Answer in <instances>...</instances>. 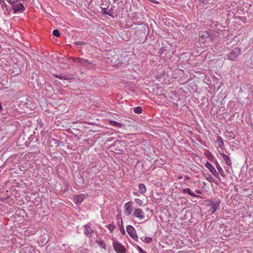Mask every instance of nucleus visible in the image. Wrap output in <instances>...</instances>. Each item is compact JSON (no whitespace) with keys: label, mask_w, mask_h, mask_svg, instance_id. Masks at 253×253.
<instances>
[{"label":"nucleus","mask_w":253,"mask_h":253,"mask_svg":"<svg viewBox=\"0 0 253 253\" xmlns=\"http://www.w3.org/2000/svg\"><path fill=\"white\" fill-rule=\"evenodd\" d=\"M113 246L117 253H126V250L125 248L118 241H114L113 242Z\"/></svg>","instance_id":"obj_1"},{"label":"nucleus","mask_w":253,"mask_h":253,"mask_svg":"<svg viewBox=\"0 0 253 253\" xmlns=\"http://www.w3.org/2000/svg\"><path fill=\"white\" fill-rule=\"evenodd\" d=\"M241 53V49L239 47L235 48L227 55L228 59L234 61L236 60Z\"/></svg>","instance_id":"obj_2"},{"label":"nucleus","mask_w":253,"mask_h":253,"mask_svg":"<svg viewBox=\"0 0 253 253\" xmlns=\"http://www.w3.org/2000/svg\"><path fill=\"white\" fill-rule=\"evenodd\" d=\"M133 215L140 220H143L145 217L144 212L140 208H135L133 212Z\"/></svg>","instance_id":"obj_3"},{"label":"nucleus","mask_w":253,"mask_h":253,"mask_svg":"<svg viewBox=\"0 0 253 253\" xmlns=\"http://www.w3.org/2000/svg\"><path fill=\"white\" fill-rule=\"evenodd\" d=\"M126 231L129 235L134 240H138V236L137 235L135 229L131 225H128L126 227Z\"/></svg>","instance_id":"obj_4"},{"label":"nucleus","mask_w":253,"mask_h":253,"mask_svg":"<svg viewBox=\"0 0 253 253\" xmlns=\"http://www.w3.org/2000/svg\"><path fill=\"white\" fill-rule=\"evenodd\" d=\"M133 203L132 202H128L124 205V213L127 216L130 215L132 211Z\"/></svg>","instance_id":"obj_5"},{"label":"nucleus","mask_w":253,"mask_h":253,"mask_svg":"<svg viewBox=\"0 0 253 253\" xmlns=\"http://www.w3.org/2000/svg\"><path fill=\"white\" fill-rule=\"evenodd\" d=\"M205 167L210 171V172L217 178L220 179L219 175L216 171L214 167L209 162H207L205 164Z\"/></svg>","instance_id":"obj_6"},{"label":"nucleus","mask_w":253,"mask_h":253,"mask_svg":"<svg viewBox=\"0 0 253 253\" xmlns=\"http://www.w3.org/2000/svg\"><path fill=\"white\" fill-rule=\"evenodd\" d=\"M209 205L211 207V209L209 210V211L211 213H213L215 212V211L217 210V208L219 206V202L217 201H208Z\"/></svg>","instance_id":"obj_7"},{"label":"nucleus","mask_w":253,"mask_h":253,"mask_svg":"<svg viewBox=\"0 0 253 253\" xmlns=\"http://www.w3.org/2000/svg\"><path fill=\"white\" fill-rule=\"evenodd\" d=\"M84 234L88 237L90 238L93 234V229L89 224L84 225Z\"/></svg>","instance_id":"obj_8"},{"label":"nucleus","mask_w":253,"mask_h":253,"mask_svg":"<svg viewBox=\"0 0 253 253\" xmlns=\"http://www.w3.org/2000/svg\"><path fill=\"white\" fill-rule=\"evenodd\" d=\"M12 9L13 10L14 13L18 12H22L24 10V5L22 3H19L17 4H12Z\"/></svg>","instance_id":"obj_9"},{"label":"nucleus","mask_w":253,"mask_h":253,"mask_svg":"<svg viewBox=\"0 0 253 253\" xmlns=\"http://www.w3.org/2000/svg\"><path fill=\"white\" fill-rule=\"evenodd\" d=\"M87 196V194H80L75 197V203L76 204L81 203L84 199Z\"/></svg>","instance_id":"obj_10"},{"label":"nucleus","mask_w":253,"mask_h":253,"mask_svg":"<svg viewBox=\"0 0 253 253\" xmlns=\"http://www.w3.org/2000/svg\"><path fill=\"white\" fill-rule=\"evenodd\" d=\"M220 155L222 156L223 160L225 161L226 164L229 166H231L232 162L230 158L224 153H221Z\"/></svg>","instance_id":"obj_11"},{"label":"nucleus","mask_w":253,"mask_h":253,"mask_svg":"<svg viewBox=\"0 0 253 253\" xmlns=\"http://www.w3.org/2000/svg\"><path fill=\"white\" fill-rule=\"evenodd\" d=\"M182 192L183 193H187L192 197H198V196L193 192L189 188L183 189Z\"/></svg>","instance_id":"obj_12"},{"label":"nucleus","mask_w":253,"mask_h":253,"mask_svg":"<svg viewBox=\"0 0 253 253\" xmlns=\"http://www.w3.org/2000/svg\"><path fill=\"white\" fill-rule=\"evenodd\" d=\"M138 189H139V191L141 194H144L147 191L146 187L145 185L143 183H140L138 185Z\"/></svg>","instance_id":"obj_13"},{"label":"nucleus","mask_w":253,"mask_h":253,"mask_svg":"<svg viewBox=\"0 0 253 253\" xmlns=\"http://www.w3.org/2000/svg\"><path fill=\"white\" fill-rule=\"evenodd\" d=\"M96 242L97 243L99 247L102 249L106 250V244L102 240H97Z\"/></svg>","instance_id":"obj_14"},{"label":"nucleus","mask_w":253,"mask_h":253,"mask_svg":"<svg viewBox=\"0 0 253 253\" xmlns=\"http://www.w3.org/2000/svg\"><path fill=\"white\" fill-rule=\"evenodd\" d=\"M110 124L111 125H112L113 126H115L117 127H122L123 126V124L121 123H119L116 121H110Z\"/></svg>","instance_id":"obj_15"},{"label":"nucleus","mask_w":253,"mask_h":253,"mask_svg":"<svg viewBox=\"0 0 253 253\" xmlns=\"http://www.w3.org/2000/svg\"><path fill=\"white\" fill-rule=\"evenodd\" d=\"M215 166H216V168L217 170L219 171L220 174L222 176H223L224 175L223 170L222 169V168L220 166V165H219V164L218 163V162L216 161L215 163Z\"/></svg>","instance_id":"obj_16"},{"label":"nucleus","mask_w":253,"mask_h":253,"mask_svg":"<svg viewBox=\"0 0 253 253\" xmlns=\"http://www.w3.org/2000/svg\"><path fill=\"white\" fill-rule=\"evenodd\" d=\"M216 142L218 144V146L220 148H222L224 146V142L222 139V138L220 136H217Z\"/></svg>","instance_id":"obj_17"},{"label":"nucleus","mask_w":253,"mask_h":253,"mask_svg":"<svg viewBox=\"0 0 253 253\" xmlns=\"http://www.w3.org/2000/svg\"><path fill=\"white\" fill-rule=\"evenodd\" d=\"M76 62H79L80 64H81L82 65H86L87 63V61L86 60L84 59H80V58H77L76 59Z\"/></svg>","instance_id":"obj_18"},{"label":"nucleus","mask_w":253,"mask_h":253,"mask_svg":"<svg viewBox=\"0 0 253 253\" xmlns=\"http://www.w3.org/2000/svg\"><path fill=\"white\" fill-rule=\"evenodd\" d=\"M205 178L207 180L210 182H212L214 181L213 177L209 173H207L205 175Z\"/></svg>","instance_id":"obj_19"},{"label":"nucleus","mask_w":253,"mask_h":253,"mask_svg":"<svg viewBox=\"0 0 253 253\" xmlns=\"http://www.w3.org/2000/svg\"><path fill=\"white\" fill-rule=\"evenodd\" d=\"M134 112L138 114H141L142 112V109L141 107H137L134 108Z\"/></svg>","instance_id":"obj_20"},{"label":"nucleus","mask_w":253,"mask_h":253,"mask_svg":"<svg viewBox=\"0 0 253 253\" xmlns=\"http://www.w3.org/2000/svg\"><path fill=\"white\" fill-rule=\"evenodd\" d=\"M106 227L109 230L110 232H113L115 229V225L113 224H108Z\"/></svg>","instance_id":"obj_21"},{"label":"nucleus","mask_w":253,"mask_h":253,"mask_svg":"<svg viewBox=\"0 0 253 253\" xmlns=\"http://www.w3.org/2000/svg\"><path fill=\"white\" fill-rule=\"evenodd\" d=\"M142 241H143L144 242L149 243L152 241V239L151 237H145L144 239H142V238H141Z\"/></svg>","instance_id":"obj_22"},{"label":"nucleus","mask_w":253,"mask_h":253,"mask_svg":"<svg viewBox=\"0 0 253 253\" xmlns=\"http://www.w3.org/2000/svg\"><path fill=\"white\" fill-rule=\"evenodd\" d=\"M52 34L56 37H60V33L58 30H54L52 32Z\"/></svg>","instance_id":"obj_23"},{"label":"nucleus","mask_w":253,"mask_h":253,"mask_svg":"<svg viewBox=\"0 0 253 253\" xmlns=\"http://www.w3.org/2000/svg\"><path fill=\"white\" fill-rule=\"evenodd\" d=\"M135 202L139 206H142L143 205V202L139 199L136 198L134 199Z\"/></svg>","instance_id":"obj_24"},{"label":"nucleus","mask_w":253,"mask_h":253,"mask_svg":"<svg viewBox=\"0 0 253 253\" xmlns=\"http://www.w3.org/2000/svg\"><path fill=\"white\" fill-rule=\"evenodd\" d=\"M8 3L10 4H13L16 2L18 1L19 0H6Z\"/></svg>","instance_id":"obj_25"},{"label":"nucleus","mask_w":253,"mask_h":253,"mask_svg":"<svg viewBox=\"0 0 253 253\" xmlns=\"http://www.w3.org/2000/svg\"><path fill=\"white\" fill-rule=\"evenodd\" d=\"M199 41L200 42H203L204 41V35L199 38Z\"/></svg>","instance_id":"obj_26"},{"label":"nucleus","mask_w":253,"mask_h":253,"mask_svg":"<svg viewBox=\"0 0 253 253\" xmlns=\"http://www.w3.org/2000/svg\"><path fill=\"white\" fill-rule=\"evenodd\" d=\"M139 253H147L145 251H144L142 248L139 249L138 250Z\"/></svg>","instance_id":"obj_27"},{"label":"nucleus","mask_w":253,"mask_h":253,"mask_svg":"<svg viewBox=\"0 0 253 253\" xmlns=\"http://www.w3.org/2000/svg\"><path fill=\"white\" fill-rule=\"evenodd\" d=\"M139 253H147L145 251H144L142 248L139 249L138 250Z\"/></svg>","instance_id":"obj_28"},{"label":"nucleus","mask_w":253,"mask_h":253,"mask_svg":"<svg viewBox=\"0 0 253 253\" xmlns=\"http://www.w3.org/2000/svg\"><path fill=\"white\" fill-rule=\"evenodd\" d=\"M133 194L134 196H138H138H139V194H138V192H133Z\"/></svg>","instance_id":"obj_29"},{"label":"nucleus","mask_w":253,"mask_h":253,"mask_svg":"<svg viewBox=\"0 0 253 253\" xmlns=\"http://www.w3.org/2000/svg\"><path fill=\"white\" fill-rule=\"evenodd\" d=\"M195 192L198 194H202V192L199 189H196Z\"/></svg>","instance_id":"obj_30"},{"label":"nucleus","mask_w":253,"mask_h":253,"mask_svg":"<svg viewBox=\"0 0 253 253\" xmlns=\"http://www.w3.org/2000/svg\"><path fill=\"white\" fill-rule=\"evenodd\" d=\"M0 4H5V2H4V0H0Z\"/></svg>","instance_id":"obj_31"},{"label":"nucleus","mask_w":253,"mask_h":253,"mask_svg":"<svg viewBox=\"0 0 253 253\" xmlns=\"http://www.w3.org/2000/svg\"><path fill=\"white\" fill-rule=\"evenodd\" d=\"M151 2H152L153 3H158V2L156 0H150Z\"/></svg>","instance_id":"obj_32"},{"label":"nucleus","mask_w":253,"mask_h":253,"mask_svg":"<svg viewBox=\"0 0 253 253\" xmlns=\"http://www.w3.org/2000/svg\"><path fill=\"white\" fill-rule=\"evenodd\" d=\"M184 179L185 180H187L189 179V177L187 176H185Z\"/></svg>","instance_id":"obj_33"},{"label":"nucleus","mask_w":253,"mask_h":253,"mask_svg":"<svg viewBox=\"0 0 253 253\" xmlns=\"http://www.w3.org/2000/svg\"><path fill=\"white\" fill-rule=\"evenodd\" d=\"M2 107L1 104L0 103V112L2 110Z\"/></svg>","instance_id":"obj_34"},{"label":"nucleus","mask_w":253,"mask_h":253,"mask_svg":"<svg viewBox=\"0 0 253 253\" xmlns=\"http://www.w3.org/2000/svg\"><path fill=\"white\" fill-rule=\"evenodd\" d=\"M56 77L58 78V79H62V77H60V76H58V75H56Z\"/></svg>","instance_id":"obj_35"},{"label":"nucleus","mask_w":253,"mask_h":253,"mask_svg":"<svg viewBox=\"0 0 253 253\" xmlns=\"http://www.w3.org/2000/svg\"><path fill=\"white\" fill-rule=\"evenodd\" d=\"M207 39L206 41H210L211 39L209 37H206Z\"/></svg>","instance_id":"obj_36"},{"label":"nucleus","mask_w":253,"mask_h":253,"mask_svg":"<svg viewBox=\"0 0 253 253\" xmlns=\"http://www.w3.org/2000/svg\"><path fill=\"white\" fill-rule=\"evenodd\" d=\"M208 155H211V153L209 151L207 152Z\"/></svg>","instance_id":"obj_37"},{"label":"nucleus","mask_w":253,"mask_h":253,"mask_svg":"<svg viewBox=\"0 0 253 253\" xmlns=\"http://www.w3.org/2000/svg\"><path fill=\"white\" fill-rule=\"evenodd\" d=\"M140 248H141L139 246H137V249H138V250H139V249H140Z\"/></svg>","instance_id":"obj_38"},{"label":"nucleus","mask_w":253,"mask_h":253,"mask_svg":"<svg viewBox=\"0 0 253 253\" xmlns=\"http://www.w3.org/2000/svg\"><path fill=\"white\" fill-rule=\"evenodd\" d=\"M205 36H206V35H208V33L205 32Z\"/></svg>","instance_id":"obj_39"}]
</instances>
